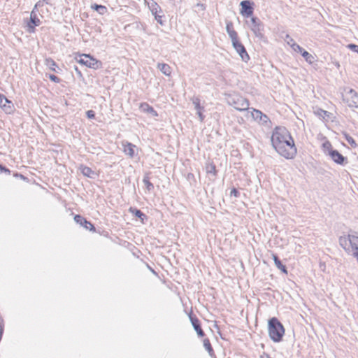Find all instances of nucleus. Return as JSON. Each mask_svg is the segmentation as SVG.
Masks as SVG:
<instances>
[{
	"label": "nucleus",
	"instance_id": "nucleus-10",
	"mask_svg": "<svg viewBox=\"0 0 358 358\" xmlns=\"http://www.w3.org/2000/svg\"><path fill=\"white\" fill-rule=\"evenodd\" d=\"M0 107L6 113H11L14 110V106L12 101H9L4 95L0 94Z\"/></svg>",
	"mask_w": 358,
	"mask_h": 358
},
{
	"label": "nucleus",
	"instance_id": "nucleus-8",
	"mask_svg": "<svg viewBox=\"0 0 358 358\" xmlns=\"http://www.w3.org/2000/svg\"><path fill=\"white\" fill-rule=\"evenodd\" d=\"M232 45L243 62H247L250 59V57L246 51L245 48L239 41L238 39L233 41Z\"/></svg>",
	"mask_w": 358,
	"mask_h": 358
},
{
	"label": "nucleus",
	"instance_id": "nucleus-35",
	"mask_svg": "<svg viewBox=\"0 0 358 358\" xmlns=\"http://www.w3.org/2000/svg\"><path fill=\"white\" fill-rule=\"evenodd\" d=\"M49 1L48 0H40L35 4V8H39L41 7H43L44 4H48Z\"/></svg>",
	"mask_w": 358,
	"mask_h": 358
},
{
	"label": "nucleus",
	"instance_id": "nucleus-18",
	"mask_svg": "<svg viewBox=\"0 0 358 358\" xmlns=\"http://www.w3.org/2000/svg\"><path fill=\"white\" fill-rule=\"evenodd\" d=\"M252 116L255 120H259L262 123H266L269 120L266 115L263 114L260 110L257 109H253Z\"/></svg>",
	"mask_w": 358,
	"mask_h": 358
},
{
	"label": "nucleus",
	"instance_id": "nucleus-32",
	"mask_svg": "<svg viewBox=\"0 0 358 358\" xmlns=\"http://www.w3.org/2000/svg\"><path fill=\"white\" fill-rule=\"evenodd\" d=\"M132 213L135 215L136 217L141 219L142 220L146 217V215L141 210L135 208L132 210Z\"/></svg>",
	"mask_w": 358,
	"mask_h": 358
},
{
	"label": "nucleus",
	"instance_id": "nucleus-27",
	"mask_svg": "<svg viewBox=\"0 0 358 358\" xmlns=\"http://www.w3.org/2000/svg\"><path fill=\"white\" fill-rule=\"evenodd\" d=\"M342 134L343 135L345 139L347 141V142L353 148H355L357 146V143L355 142V141L354 140V138L350 136L348 133L343 131L342 133Z\"/></svg>",
	"mask_w": 358,
	"mask_h": 358
},
{
	"label": "nucleus",
	"instance_id": "nucleus-2",
	"mask_svg": "<svg viewBox=\"0 0 358 358\" xmlns=\"http://www.w3.org/2000/svg\"><path fill=\"white\" fill-rule=\"evenodd\" d=\"M339 244L348 255H352L358 262V236L350 234L342 236L339 238Z\"/></svg>",
	"mask_w": 358,
	"mask_h": 358
},
{
	"label": "nucleus",
	"instance_id": "nucleus-20",
	"mask_svg": "<svg viewBox=\"0 0 358 358\" xmlns=\"http://www.w3.org/2000/svg\"><path fill=\"white\" fill-rule=\"evenodd\" d=\"M272 255H273V259L274 261V264L276 266V267L279 270H280L282 272H283L284 273H287L286 266L284 264H282V263L281 262V261L280 260L278 257L275 254H273Z\"/></svg>",
	"mask_w": 358,
	"mask_h": 358
},
{
	"label": "nucleus",
	"instance_id": "nucleus-39",
	"mask_svg": "<svg viewBox=\"0 0 358 358\" xmlns=\"http://www.w3.org/2000/svg\"><path fill=\"white\" fill-rule=\"evenodd\" d=\"M230 195L231 196H234L236 198L239 197L240 196V192L238 191L237 189L236 188H233L231 190V192H230Z\"/></svg>",
	"mask_w": 358,
	"mask_h": 358
},
{
	"label": "nucleus",
	"instance_id": "nucleus-3",
	"mask_svg": "<svg viewBox=\"0 0 358 358\" xmlns=\"http://www.w3.org/2000/svg\"><path fill=\"white\" fill-rule=\"evenodd\" d=\"M268 331L269 337L273 342L278 343L282 340L285 328L278 318L272 317L268 320Z\"/></svg>",
	"mask_w": 358,
	"mask_h": 358
},
{
	"label": "nucleus",
	"instance_id": "nucleus-41",
	"mask_svg": "<svg viewBox=\"0 0 358 358\" xmlns=\"http://www.w3.org/2000/svg\"><path fill=\"white\" fill-rule=\"evenodd\" d=\"M155 20H157V22L158 23H159L160 24L163 25L164 23H163V21H162V15H157V16H155Z\"/></svg>",
	"mask_w": 358,
	"mask_h": 358
},
{
	"label": "nucleus",
	"instance_id": "nucleus-36",
	"mask_svg": "<svg viewBox=\"0 0 358 358\" xmlns=\"http://www.w3.org/2000/svg\"><path fill=\"white\" fill-rule=\"evenodd\" d=\"M48 78L51 81L55 83H59L61 81V79L54 74H49Z\"/></svg>",
	"mask_w": 358,
	"mask_h": 358
},
{
	"label": "nucleus",
	"instance_id": "nucleus-1",
	"mask_svg": "<svg viewBox=\"0 0 358 358\" xmlns=\"http://www.w3.org/2000/svg\"><path fill=\"white\" fill-rule=\"evenodd\" d=\"M271 143L276 152L286 159H293L297 150L289 131L283 127H276L271 136Z\"/></svg>",
	"mask_w": 358,
	"mask_h": 358
},
{
	"label": "nucleus",
	"instance_id": "nucleus-33",
	"mask_svg": "<svg viewBox=\"0 0 358 358\" xmlns=\"http://www.w3.org/2000/svg\"><path fill=\"white\" fill-rule=\"evenodd\" d=\"M284 40L291 48L296 43L294 40L288 34L285 35Z\"/></svg>",
	"mask_w": 358,
	"mask_h": 358
},
{
	"label": "nucleus",
	"instance_id": "nucleus-26",
	"mask_svg": "<svg viewBox=\"0 0 358 358\" xmlns=\"http://www.w3.org/2000/svg\"><path fill=\"white\" fill-rule=\"evenodd\" d=\"M301 56L305 59V60L310 64H312L313 63L315 62V57L310 54L308 52H307L306 50L303 51V54L301 55Z\"/></svg>",
	"mask_w": 358,
	"mask_h": 358
},
{
	"label": "nucleus",
	"instance_id": "nucleus-31",
	"mask_svg": "<svg viewBox=\"0 0 358 358\" xmlns=\"http://www.w3.org/2000/svg\"><path fill=\"white\" fill-rule=\"evenodd\" d=\"M322 148H323L324 152H327V154L329 155H330L331 150H334L332 149V145L329 141H327L324 143H323Z\"/></svg>",
	"mask_w": 358,
	"mask_h": 358
},
{
	"label": "nucleus",
	"instance_id": "nucleus-44",
	"mask_svg": "<svg viewBox=\"0 0 358 358\" xmlns=\"http://www.w3.org/2000/svg\"><path fill=\"white\" fill-rule=\"evenodd\" d=\"M159 12L152 13V14L155 17V16H157V15H159Z\"/></svg>",
	"mask_w": 358,
	"mask_h": 358
},
{
	"label": "nucleus",
	"instance_id": "nucleus-13",
	"mask_svg": "<svg viewBox=\"0 0 358 358\" xmlns=\"http://www.w3.org/2000/svg\"><path fill=\"white\" fill-rule=\"evenodd\" d=\"M74 220L76 223L85 227L86 229L90 231H95L94 226L89 221H87L85 217L80 215H76L74 217Z\"/></svg>",
	"mask_w": 358,
	"mask_h": 358
},
{
	"label": "nucleus",
	"instance_id": "nucleus-14",
	"mask_svg": "<svg viewBox=\"0 0 358 358\" xmlns=\"http://www.w3.org/2000/svg\"><path fill=\"white\" fill-rule=\"evenodd\" d=\"M41 24V20L38 18L37 14L33 13L30 15L29 21L27 22L28 31L32 33L35 30V27Z\"/></svg>",
	"mask_w": 358,
	"mask_h": 358
},
{
	"label": "nucleus",
	"instance_id": "nucleus-43",
	"mask_svg": "<svg viewBox=\"0 0 358 358\" xmlns=\"http://www.w3.org/2000/svg\"><path fill=\"white\" fill-rule=\"evenodd\" d=\"M38 8H35V6L34 7L33 10H31L30 15H33V13L34 14H37V12H38Z\"/></svg>",
	"mask_w": 358,
	"mask_h": 358
},
{
	"label": "nucleus",
	"instance_id": "nucleus-15",
	"mask_svg": "<svg viewBox=\"0 0 358 358\" xmlns=\"http://www.w3.org/2000/svg\"><path fill=\"white\" fill-rule=\"evenodd\" d=\"M189 319L194 329L196 331L199 337H203L205 336V333L201 329V323L199 320L196 317H193L189 315Z\"/></svg>",
	"mask_w": 358,
	"mask_h": 358
},
{
	"label": "nucleus",
	"instance_id": "nucleus-5",
	"mask_svg": "<svg viewBox=\"0 0 358 358\" xmlns=\"http://www.w3.org/2000/svg\"><path fill=\"white\" fill-rule=\"evenodd\" d=\"M78 62L86 66L87 67L97 69L101 65V62L98 61L95 58L91 57L90 55L83 54L80 56V59Z\"/></svg>",
	"mask_w": 358,
	"mask_h": 358
},
{
	"label": "nucleus",
	"instance_id": "nucleus-25",
	"mask_svg": "<svg viewBox=\"0 0 358 358\" xmlns=\"http://www.w3.org/2000/svg\"><path fill=\"white\" fill-rule=\"evenodd\" d=\"M81 173L87 177L93 178L94 176L95 175V173L92 169L88 166H82L81 167Z\"/></svg>",
	"mask_w": 358,
	"mask_h": 358
},
{
	"label": "nucleus",
	"instance_id": "nucleus-29",
	"mask_svg": "<svg viewBox=\"0 0 358 358\" xmlns=\"http://www.w3.org/2000/svg\"><path fill=\"white\" fill-rule=\"evenodd\" d=\"M206 172L215 176L217 174V170L215 166L213 164H209L206 166Z\"/></svg>",
	"mask_w": 358,
	"mask_h": 358
},
{
	"label": "nucleus",
	"instance_id": "nucleus-19",
	"mask_svg": "<svg viewBox=\"0 0 358 358\" xmlns=\"http://www.w3.org/2000/svg\"><path fill=\"white\" fill-rule=\"evenodd\" d=\"M124 147V152L125 155H128L129 157L133 158L135 155L134 149L136 148V145L129 142H126L125 143H122Z\"/></svg>",
	"mask_w": 358,
	"mask_h": 358
},
{
	"label": "nucleus",
	"instance_id": "nucleus-11",
	"mask_svg": "<svg viewBox=\"0 0 358 358\" xmlns=\"http://www.w3.org/2000/svg\"><path fill=\"white\" fill-rule=\"evenodd\" d=\"M192 101L194 106L195 110H196V115H198L200 122H203L205 119V115L203 114L204 107L201 106L200 99L197 96H194L192 98Z\"/></svg>",
	"mask_w": 358,
	"mask_h": 358
},
{
	"label": "nucleus",
	"instance_id": "nucleus-4",
	"mask_svg": "<svg viewBox=\"0 0 358 358\" xmlns=\"http://www.w3.org/2000/svg\"><path fill=\"white\" fill-rule=\"evenodd\" d=\"M227 100V103L237 110L243 111L249 108V101L238 94H230Z\"/></svg>",
	"mask_w": 358,
	"mask_h": 358
},
{
	"label": "nucleus",
	"instance_id": "nucleus-7",
	"mask_svg": "<svg viewBox=\"0 0 358 358\" xmlns=\"http://www.w3.org/2000/svg\"><path fill=\"white\" fill-rule=\"evenodd\" d=\"M343 100L350 108H358V93L353 89H350L345 95L343 96Z\"/></svg>",
	"mask_w": 358,
	"mask_h": 358
},
{
	"label": "nucleus",
	"instance_id": "nucleus-9",
	"mask_svg": "<svg viewBox=\"0 0 358 358\" xmlns=\"http://www.w3.org/2000/svg\"><path fill=\"white\" fill-rule=\"evenodd\" d=\"M241 6V13L245 17H250L253 14L252 3L248 0L242 1L240 3Z\"/></svg>",
	"mask_w": 358,
	"mask_h": 358
},
{
	"label": "nucleus",
	"instance_id": "nucleus-12",
	"mask_svg": "<svg viewBox=\"0 0 358 358\" xmlns=\"http://www.w3.org/2000/svg\"><path fill=\"white\" fill-rule=\"evenodd\" d=\"M329 156L335 163L340 165H343L348 162L347 158L336 150H331Z\"/></svg>",
	"mask_w": 358,
	"mask_h": 358
},
{
	"label": "nucleus",
	"instance_id": "nucleus-28",
	"mask_svg": "<svg viewBox=\"0 0 358 358\" xmlns=\"http://www.w3.org/2000/svg\"><path fill=\"white\" fill-rule=\"evenodd\" d=\"M92 8L101 15H103L107 11L106 7L102 5L94 4L92 6Z\"/></svg>",
	"mask_w": 358,
	"mask_h": 358
},
{
	"label": "nucleus",
	"instance_id": "nucleus-40",
	"mask_svg": "<svg viewBox=\"0 0 358 358\" xmlns=\"http://www.w3.org/2000/svg\"><path fill=\"white\" fill-rule=\"evenodd\" d=\"M0 172H5V173H10V170L8 169H7L6 167L0 164Z\"/></svg>",
	"mask_w": 358,
	"mask_h": 358
},
{
	"label": "nucleus",
	"instance_id": "nucleus-34",
	"mask_svg": "<svg viewBox=\"0 0 358 358\" xmlns=\"http://www.w3.org/2000/svg\"><path fill=\"white\" fill-rule=\"evenodd\" d=\"M292 49L296 52H299L301 55H302L303 52L305 51V50L297 43L294 44Z\"/></svg>",
	"mask_w": 358,
	"mask_h": 358
},
{
	"label": "nucleus",
	"instance_id": "nucleus-46",
	"mask_svg": "<svg viewBox=\"0 0 358 358\" xmlns=\"http://www.w3.org/2000/svg\"><path fill=\"white\" fill-rule=\"evenodd\" d=\"M20 177L22 178H24V177L23 176V175H21L20 174Z\"/></svg>",
	"mask_w": 358,
	"mask_h": 358
},
{
	"label": "nucleus",
	"instance_id": "nucleus-30",
	"mask_svg": "<svg viewBox=\"0 0 358 358\" xmlns=\"http://www.w3.org/2000/svg\"><path fill=\"white\" fill-rule=\"evenodd\" d=\"M143 182L148 191H151L154 189V185L151 182H150L148 176H145L143 179Z\"/></svg>",
	"mask_w": 358,
	"mask_h": 358
},
{
	"label": "nucleus",
	"instance_id": "nucleus-21",
	"mask_svg": "<svg viewBox=\"0 0 358 358\" xmlns=\"http://www.w3.org/2000/svg\"><path fill=\"white\" fill-rule=\"evenodd\" d=\"M148 3L151 13L162 12L161 7L153 0H145Z\"/></svg>",
	"mask_w": 358,
	"mask_h": 358
},
{
	"label": "nucleus",
	"instance_id": "nucleus-37",
	"mask_svg": "<svg viewBox=\"0 0 358 358\" xmlns=\"http://www.w3.org/2000/svg\"><path fill=\"white\" fill-rule=\"evenodd\" d=\"M347 47H348V48H349L352 51L358 53V45H357L354 44V43H350V44L348 45Z\"/></svg>",
	"mask_w": 358,
	"mask_h": 358
},
{
	"label": "nucleus",
	"instance_id": "nucleus-22",
	"mask_svg": "<svg viewBox=\"0 0 358 358\" xmlns=\"http://www.w3.org/2000/svg\"><path fill=\"white\" fill-rule=\"evenodd\" d=\"M157 66L165 76H169L171 73V69L169 64L159 63Z\"/></svg>",
	"mask_w": 358,
	"mask_h": 358
},
{
	"label": "nucleus",
	"instance_id": "nucleus-17",
	"mask_svg": "<svg viewBox=\"0 0 358 358\" xmlns=\"http://www.w3.org/2000/svg\"><path fill=\"white\" fill-rule=\"evenodd\" d=\"M140 110L145 113L150 114L153 117H157L158 113L154 108L150 106L148 103H142L140 104Z\"/></svg>",
	"mask_w": 358,
	"mask_h": 358
},
{
	"label": "nucleus",
	"instance_id": "nucleus-16",
	"mask_svg": "<svg viewBox=\"0 0 358 358\" xmlns=\"http://www.w3.org/2000/svg\"><path fill=\"white\" fill-rule=\"evenodd\" d=\"M226 30L231 40V42L238 39V34L234 29L233 23L230 21L227 22Z\"/></svg>",
	"mask_w": 358,
	"mask_h": 358
},
{
	"label": "nucleus",
	"instance_id": "nucleus-23",
	"mask_svg": "<svg viewBox=\"0 0 358 358\" xmlns=\"http://www.w3.org/2000/svg\"><path fill=\"white\" fill-rule=\"evenodd\" d=\"M45 64L47 67H48L52 71L58 73V71H57V69H56V67H57V65L56 62L52 58H50V57L46 58L45 59Z\"/></svg>",
	"mask_w": 358,
	"mask_h": 358
},
{
	"label": "nucleus",
	"instance_id": "nucleus-6",
	"mask_svg": "<svg viewBox=\"0 0 358 358\" xmlns=\"http://www.w3.org/2000/svg\"><path fill=\"white\" fill-rule=\"evenodd\" d=\"M249 27L257 37H263L264 24L258 17L252 16Z\"/></svg>",
	"mask_w": 358,
	"mask_h": 358
},
{
	"label": "nucleus",
	"instance_id": "nucleus-38",
	"mask_svg": "<svg viewBox=\"0 0 358 358\" xmlns=\"http://www.w3.org/2000/svg\"><path fill=\"white\" fill-rule=\"evenodd\" d=\"M86 115L89 119H94L95 117V113L92 110H87Z\"/></svg>",
	"mask_w": 358,
	"mask_h": 358
},
{
	"label": "nucleus",
	"instance_id": "nucleus-24",
	"mask_svg": "<svg viewBox=\"0 0 358 358\" xmlns=\"http://www.w3.org/2000/svg\"><path fill=\"white\" fill-rule=\"evenodd\" d=\"M203 347L207 350V352H208L209 355L210 357H213L215 353H214L213 348V347L211 345V343H210L209 339L208 338H205L203 341Z\"/></svg>",
	"mask_w": 358,
	"mask_h": 358
},
{
	"label": "nucleus",
	"instance_id": "nucleus-45",
	"mask_svg": "<svg viewBox=\"0 0 358 358\" xmlns=\"http://www.w3.org/2000/svg\"><path fill=\"white\" fill-rule=\"evenodd\" d=\"M197 6H198L199 7H202V8L203 7V4H201V3H198V4H197Z\"/></svg>",
	"mask_w": 358,
	"mask_h": 358
},
{
	"label": "nucleus",
	"instance_id": "nucleus-42",
	"mask_svg": "<svg viewBox=\"0 0 358 358\" xmlns=\"http://www.w3.org/2000/svg\"><path fill=\"white\" fill-rule=\"evenodd\" d=\"M260 358H271L268 354L264 352L261 356Z\"/></svg>",
	"mask_w": 358,
	"mask_h": 358
}]
</instances>
